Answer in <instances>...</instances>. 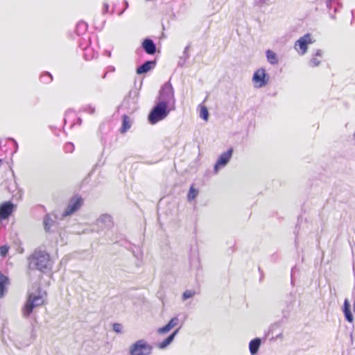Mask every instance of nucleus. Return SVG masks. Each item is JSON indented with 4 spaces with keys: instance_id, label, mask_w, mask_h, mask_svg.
<instances>
[{
    "instance_id": "1",
    "label": "nucleus",
    "mask_w": 355,
    "mask_h": 355,
    "mask_svg": "<svg viewBox=\"0 0 355 355\" xmlns=\"http://www.w3.org/2000/svg\"><path fill=\"white\" fill-rule=\"evenodd\" d=\"M30 259L34 263L37 269L40 271L44 272L51 268L52 261L50 255L45 251L41 250H35L31 254Z\"/></svg>"
},
{
    "instance_id": "2",
    "label": "nucleus",
    "mask_w": 355,
    "mask_h": 355,
    "mask_svg": "<svg viewBox=\"0 0 355 355\" xmlns=\"http://www.w3.org/2000/svg\"><path fill=\"white\" fill-rule=\"evenodd\" d=\"M46 292L42 293L38 290L35 293L29 295L28 299L22 309L23 315L26 318L29 316L35 307L42 305L44 303Z\"/></svg>"
},
{
    "instance_id": "3",
    "label": "nucleus",
    "mask_w": 355,
    "mask_h": 355,
    "mask_svg": "<svg viewBox=\"0 0 355 355\" xmlns=\"http://www.w3.org/2000/svg\"><path fill=\"white\" fill-rule=\"evenodd\" d=\"M167 107L166 101H159L148 114V119L149 123L154 125L165 119L168 114Z\"/></svg>"
},
{
    "instance_id": "4",
    "label": "nucleus",
    "mask_w": 355,
    "mask_h": 355,
    "mask_svg": "<svg viewBox=\"0 0 355 355\" xmlns=\"http://www.w3.org/2000/svg\"><path fill=\"white\" fill-rule=\"evenodd\" d=\"M153 347L144 340H139L133 343L129 349L130 355H150Z\"/></svg>"
},
{
    "instance_id": "5",
    "label": "nucleus",
    "mask_w": 355,
    "mask_h": 355,
    "mask_svg": "<svg viewBox=\"0 0 355 355\" xmlns=\"http://www.w3.org/2000/svg\"><path fill=\"white\" fill-rule=\"evenodd\" d=\"M83 204V199L80 196H73L69 201L62 216L66 217L73 214L80 209Z\"/></svg>"
},
{
    "instance_id": "6",
    "label": "nucleus",
    "mask_w": 355,
    "mask_h": 355,
    "mask_svg": "<svg viewBox=\"0 0 355 355\" xmlns=\"http://www.w3.org/2000/svg\"><path fill=\"white\" fill-rule=\"evenodd\" d=\"M311 43H313L311 36L307 33L295 42V48L297 51H300L301 54H304L307 51L308 44Z\"/></svg>"
},
{
    "instance_id": "7",
    "label": "nucleus",
    "mask_w": 355,
    "mask_h": 355,
    "mask_svg": "<svg viewBox=\"0 0 355 355\" xmlns=\"http://www.w3.org/2000/svg\"><path fill=\"white\" fill-rule=\"evenodd\" d=\"M159 101H166L167 106L171 102L174 104V93L173 87L171 85H164L162 88L159 94Z\"/></svg>"
},
{
    "instance_id": "8",
    "label": "nucleus",
    "mask_w": 355,
    "mask_h": 355,
    "mask_svg": "<svg viewBox=\"0 0 355 355\" xmlns=\"http://www.w3.org/2000/svg\"><path fill=\"white\" fill-rule=\"evenodd\" d=\"M232 148H230L227 151L220 155L214 166V171L216 173L218 172L219 168L223 167L227 164L232 155Z\"/></svg>"
},
{
    "instance_id": "9",
    "label": "nucleus",
    "mask_w": 355,
    "mask_h": 355,
    "mask_svg": "<svg viewBox=\"0 0 355 355\" xmlns=\"http://www.w3.org/2000/svg\"><path fill=\"white\" fill-rule=\"evenodd\" d=\"M14 205L10 202H6L0 205V221L8 218L13 212Z\"/></svg>"
},
{
    "instance_id": "10",
    "label": "nucleus",
    "mask_w": 355,
    "mask_h": 355,
    "mask_svg": "<svg viewBox=\"0 0 355 355\" xmlns=\"http://www.w3.org/2000/svg\"><path fill=\"white\" fill-rule=\"evenodd\" d=\"M253 81L258 87L264 86L267 83L265 70L259 69L256 71L253 76Z\"/></svg>"
},
{
    "instance_id": "11",
    "label": "nucleus",
    "mask_w": 355,
    "mask_h": 355,
    "mask_svg": "<svg viewBox=\"0 0 355 355\" xmlns=\"http://www.w3.org/2000/svg\"><path fill=\"white\" fill-rule=\"evenodd\" d=\"M142 47L148 54H154L156 51V46L150 39H146L142 42Z\"/></svg>"
},
{
    "instance_id": "12",
    "label": "nucleus",
    "mask_w": 355,
    "mask_h": 355,
    "mask_svg": "<svg viewBox=\"0 0 355 355\" xmlns=\"http://www.w3.org/2000/svg\"><path fill=\"white\" fill-rule=\"evenodd\" d=\"M155 65V61H147L137 69V73L141 74L149 71Z\"/></svg>"
},
{
    "instance_id": "13",
    "label": "nucleus",
    "mask_w": 355,
    "mask_h": 355,
    "mask_svg": "<svg viewBox=\"0 0 355 355\" xmlns=\"http://www.w3.org/2000/svg\"><path fill=\"white\" fill-rule=\"evenodd\" d=\"M178 318L175 317V318H173L168 323L165 325L164 327H162V328H159L158 329V332L159 334H165L168 331H169L171 329H172L173 327H175L178 323Z\"/></svg>"
},
{
    "instance_id": "14",
    "label": "nucleus",
    "mask_w": 355,
    "mask_h": 355,
    "mask_svg": "<svg viewBox=\"0 0 355 355\" xmlns=\"http://www.w3.org/2000/svg\"><path fill=\"white\" fill-rule=\"evenodd\" d=\"M131 121L128 116L123 115L122 117V125L120 128V132L123 134L126 132L131 127Z\"/></svg>"
},
{
    "instance_id": "15",
    "label": "nucleus",
    "mask_w": 355,
    "mask_h": 355,
    "mask_svg": "<svg viewBox=\"0 0 355 355\" xmlns=\"http://www.w3.org/2000/svg\"><path fill=\"white\" fill-rule=\"evenodd\" d=\"M343 312H344L345 317L346 320L349 322H352L354 321V318L351 313L350 304L347 300H345L344 302Z\"/></svg>"
},
{
    "instance_id": "16",
    "label": "nucleus",
    "mask_w": 355,
    "mask_h": 355,
    "mask_svg": "<svg viewBox=\"0 0 355 355\" xmlns=\"http://www.w3.org/2000/svg\"><path fill=\"white\" fill-rule=\"evenodd\" d=\"M261 340L259 338H255L252 340L249 344L250 352L252 354H255L260 347Z\"/></svg>"
},
{
    "instance_id": "17",
    "label": "nucleus",
    "mask_w": 355,
    "mask_h": 355,
    "mask_svg": "<svg viewBox=\"0 0 355 355\" xmlns=\"http://www.w3.org/2000/svg\"><path fill=\"white\" fill-rule=\"evenodd\" d=\"M178 329L175 330L172 334L168 336L164 340L157 344L159 349H164L167 347L173 340L175 335L177 334Z\"/></svg>"
},
{
    "instance_id": "18",
    "label": "nucleus",
    "mask_w": 355,
    "mask_h": 355,
    "mask_svg": "<svg viewBox=\"0 0 355 355\" xmlns=\"http://www.w3.org/2000/svg\"><path fill=\"white\" fill-rule=\"evenodd\" d=\"M266 57L268 61L272 64H276L278 62V58L275 53H274L271 50H268L266 51Z\"/></svg>"
},
{
    "instance_id": "19",
    "label": "nucleus",
    "mask_w": 355,
    "mask_h": 355,
    "mask_svg": "<svg viewBox=\"0 0 355 355\" xmlns=\"http://www.w3.org/2000/svg\"><path fill=\"white\" fill-rule=\"evenodd\" d=\"M322 53L320 51H318L314 57L311 60V64L313 67H317L318 66L320 62H322Z\"/></svg>"
},
{
    "instance_id": "20",
    "label": "nucleus",
    "mask_w": 355,
    "mask_h": 355,
    "mask_svg": "<svg viewBox=\"0 0 355 355\" xmlns=\"http://www.w3.org/2000/svg\"><path fill=\"white\" fill-rule=\"evenodd\" d=\"M10 285L9 278L0 271V288H6Z\"/></svg>"
},
{
    "instance_id": "21",
    "label": "nucleus",
    "mask_w": 355,
    "mask_h": 355,
    "mask_svg": "<svg viewBox=\"0 0 355 355\" xmlns=\"http://www.w3.org/2000/svg\"><path fill=\"white\" fill-rule=\"evenodd\" d=\"M198 193V191L193 186H191L189 193L187 194V198L189 201L194 200Z\"/></svg>"
},
{
    "instance_id": "22",
    "label": "nucleus",
    "mask_w": 355,
    "mask_h": 355,
    "mask_svg": "<svg viewBox=\"0 0 355 355\" xmlns=\"http://www.w3.org/2000/svg\"><path fill=\"white\" fill-rule=\"evenodd\" d=\"M200 116L205 121L208 120L209 112H208L207 108L204 105L201 106V107H200Z\"/></svg>"
},
{
    "instance_id": "23",
    "label": "nucleus",
    "mask_w": 355,
    "mask_h": 355,
    "mask_svg": "<svg viewBox=\"0 0 355 355\" xmlns=\"http://www.w3.org/2000/svg\"><path fill=\"white\" fill-rule=\"evenodd\" d=\"M8 250H9V247H8L7 245L1 246L0 247V254L3 257H6L8 252Z\"/></svg>"
},
{
    "instance_id": "24",
    "label": "nucleus",
    "mask_w": 355,
    "mask_h": 355,
    "mask_svg": "<svg viewBox=\"0 0 355 355\" xmlns=\"http://www.w3.org/2000/svg\"><path fill=\"white\" fill-rule=\"evenodd\" d=\"M113 330L116 333L119 334L121 333L122 331V325L119 323H114L113 324Z\"/></svg>"
},
{
    "instance_id": "25",
    "label": "nucleus",
    "mask_w": 355,
    "mask_h": 355,
    "mask_svg": "<svg viewBox=\"0 0 355 355\" xmlns=\"http://www.w3.org/2000/svg\"><path fill=\"white\" fill-rule=\"evenodd\" d=\"M50 218L49 216H46L45 218H44V228L46 231H49L50 230Z\"/></svg>"
},
{
    "instance_id": "26",
    "label": "nucleus",
    "mask_w": 355,
    "mask_h": 355,
    "mask_svg": "<svg viewBox=\"0 0 355 355\" xmlns=\"http://www.w3.org/2000/svg\"><path fill=\"white\" fill-rule=\"evenodd\" d=\"M194 295V293L192 292L191 291H186L184 293H183V299L184 300H187L189 297H191L193 295Z\"/></svg>"
},
{
    "instance_id": "27",
    "label": "nucleus",
    "mask_w": 355,
    "mask_h": 355,
    "mask_svg": "<svg viewBox=\"0 0 355 355\" xmlns=\"http://www.w3.org/2000/svg\"><path fill=\"white\" fill-rule=\"evenodd\" d=\"M44 77H46V78H49L50 79V80L51 81L52 80V76L50 73H44L42 76V78H44Z\"/></svg>"
},
{
    "instance_id": "28",
    "label": "nucleus",
    "mask_w": 355,
    "mask_h": 355,
    "mask_svg": "<svg viewBox=\"0 0 355 355\" xmlns=\"http://www.w3.org/2000/svg\"><path fill=\"white\" fill-rule=\"evenodd\" d=\"M3 291H4V290H3V289L0 290V297H2L3 295Z\"/></svg>"
}]
</instances>
